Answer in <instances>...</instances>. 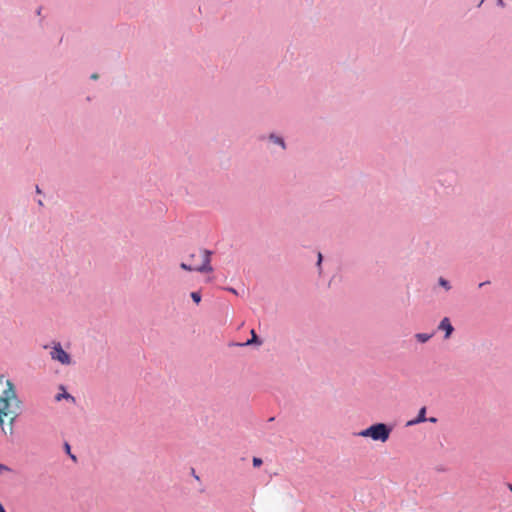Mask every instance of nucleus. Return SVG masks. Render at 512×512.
<instances>
[{
    "instance_id": "nucleus-1",
    "label": "nucleus",
    "mask_w": 512,
    "mask_h": 512,
    "mask_svg": "<svg viewBox=\"0 0 512 512\" xmlns=\"http://www.w3.org/2000/svg\"><path fill=\"white\" fill-rule=\"evenodd\" d=\"M6 388L0 395V425L4 424V417H10V423L12 424L18 414L19 400L14 388L13 383L10 380L5 382ZM4 431V427H2Z\"/></svg>"
},
{
    "instance_id": "nucleus-2",
    "label": "nucleus",
    "mask_w": 512,
    "mask_h": 512,
    "mask_svg": "<svg viewBox=\"0 0 512 512\" xmlns=\"http://www.w3.org/2000/svg\"><path fill=\"white\" fill-rule=\"evenodd\" d=\"M393 431V426L383 422H377L369 427L358 432V436L371 438L373 441L386 442L391 432Z\"/></svg>"
},
{
    "instance_id": "nucleus-3",
    "label": "nucleus",
    "mask_w": 512,
    "mask_h": 512,
    "mask_svg": "<svg viewBox=\"0 0 512 512\" xmlns=\"http://www.w3.org/2000/svg\"><path fill=\"white\" fill-rule=\"evenodd\" d=\"M201 257H202V263L200 265H192L187 264L185 262H182L180 264V267L185 271H197L201 273H207L211 272L213 270V267L211 266V251L209 250H200Z\"/></svg>"
},
{
    "instance_id": "nucleus-4",
    "label": "nucleus",
    "mask_w": 512,
    "mask_h": 512,
    "mask_svg": "<svg viewBox=\"0 0 512 512\" xmlns=\"http://www.w3.org/2000/svg\"><path fill=\"white\" fill-rule=\"evenodd\" d=\"M51 358L53 360H56L60 362L63 365H69L71 364V356L69 353H67L61 346L60 343H56L52 351L50 352Z\"/></svg>"
},
{
    "instance_id": "nucleus-5",
    "label": "nucleus",
    "mask_w": 512,
    "mask_h": 512,
    "mask_svg": "<svg viewBox=\"0 0 512 512\" xmlns=\"http://www.w3.org/2000/svg\"><path fill=\"white\" fill-rule=\"evenodd\" d=\"M438 329L439 330H442L445 332L444 334V338L445 339H448L450 338V336L452 335V333L454 332V327L453 325L451 324L450 322V319L448 317H444L439 325H438Z\"/></svg>"
},
{
    "instance_id": "nucleus-6",
    "label": "nucleus",
    "mask_w": 512,
    "mask_h": 512,
    "mask_svg": "<svg viewBox=\"0 0 512 512\" xmlns=\"http://www.w3.org/2000/svg\"><path fill=\"white\" fill-rule=\"evenodd\" d=\"M426 411H427V409L425 406L421 407L418 411L417 416L414 419L407 421L406 426L411 427V426H415L417 424L426 422L427 421Z\"/></svg>"
},
{
    "instance_id": "nucleus-7",
    "label": "nucleus",
    "mask_w": 512,
    "mask_h": 512,
    "mask_svg": "<svg viewBox=\"0 0 512 512\" xmlns=\"http://www.w3.org/2000/svg\"><path fill=\"white\" fill-rule=\"evenodd\" d=\"M262 343V340L259 338V336L256 334V332L252 329L251 330V338L248 339L246 342L244 343H233L232 345L234 346H248V345H252V344H261Z\"/></svg>"
},
{
    "instance_id": "nucleus-8",
    "label": "nucleus",
    "mask_w": 512,
    "mask_h": 512,
    "mask_svg": "<svg viewBox=\"0 0 512 512\" xmlns=\"http://www.w3.org/2000/svg\"><path fill=\"white\" fill-rule=\"evenodd\" d=\"M269 141L276 144V145H279L281 146L282 149H285L286 148V144H285V140L283 137L279 136V135H276L274 133H271L268 137Z\"/></svg>"
},
{
    "instance_id": "nucleus-9",
    "label": "nucleus",
    "mask_w": 512,
    "mask_h": 512,
    "mask_svg": "<svg viewBox=\"0 0 512 512\" xmlns=\"http://www.w3.org/2000/svg\"><path fill=\"white\" fill-rule=\"evenodd\" d=\"M433 336H434V333H416V334H415V339H416L419 343H426V342H427V341H429Z\"/></svg>"
},
{
    "instance_id": "nucleus-10",
    "label": "nucleus",
    "mask_w": 512,
    "mask_h": 512,
    "mask_svg": "<svg viewBox=\"0 0 512 512\" xmlns=\"http://www.w3.org/2000/svg\"><path fill=\"white\" fill-rule=\"evenodd\" d=\"M61 388L63 389V392L62 393H58L55 396L56 401H61L62 399H70V400H72L74 402L75 398L71 394L66 392V390L64 389L63 386Z\"/></svg>"
},
{
    "instance_id": "nucleus-11",
    "label": "nucleus",
    "mask_w": 512,
    "mask_h": 512,
    "mask_svg": "<svg viewBox=\"0 0 512 512\" xmlns=\"http://www.w3.org/2000/svg\"><path fill=\"white\" fill-rule=\"evenodd\" d=\"M438 284L441 287H443L446 291H449L452 288L450 282L447 279L443 278V277H440L438 279Z\"/></svg>"
},
{
    "instance_id": "nucleus-12",
    "label": "nucleus",
    "mask_w": 512,
    "mask_h": 512,
    "mask_svg": "<svg viewBox=\"0 0 512 512\" xmlns=\"http://www.w3.org/2000/svg\"><path fill=\"white\" fill-rule=\"evenodd\" d=\"M190 297L195 304H199L202 300V295L200 291H193L190 293Z\"/></svg>"
},
{
    "instance_id": "nucleus-13",
    "label": "nucleus",
    "mask_w": 512,
    "mask_h": 512,
    "mask_svg": "<svg viewBox=\"0 0 512 512\" xmlns=\"http://www.w3.org/2000/svg\"><path fill=\"white\" fill-rule=\"evenodd\" d=\"M322 261H323V255L321 252H318L316 266L318 268L319 274H321V272H322Z\"/></svg>"
},
{
    "instance_id": "nucleus-14",
    "label": "nucleus",
    "mask_w": 512,
    "mask_h": 512,
    "mask_svg": "<svg viewBox=\"0 0 512 512\" xmlns=\"http://www.w3.org/2000/svg\"><path fill=\"white\" fill-rule=\"evenodd\" d=\"M64 449H65V452L69 455V457H70L73 461H76V460H77L76 456H75L74 454H72V453H71V447H70V445H69L67 442H65V443H64Z\"/></svg>"
},
{
    "instance_id": "nucleus-15",
    "label": "nucleus",
    "mask_w": 512,
    "mask_h": 512,
    "mask_svg": "<svg viewBox=\"0 0 512 512\" xmlns=\"http://www.w3.org/2000/svg\"><path fill=\"white\" fill-rule=\"evenodd\" d=\"M252 463H253L254 467H260L262 465L263 461L259 457H253Z\"/></svg>"
},
{
    "instance_id": "nucleus-16",
    "label": "nucleus",
    "mask_w": 512,
    "mask_h": 512,
    "mask_svg": "<svg viewBox=\"0 0 512 512\" xmlns=\"http://www.w3.org/2000/svg\"><path fill=\"white\" fill-rule=\"evenodd\" d=\"M437 421H438V419L436 417H427L426 422L436 423Z\"/></svg>"
},
{
    "instance_id": "nucleus-17",
    "label": "nucleus",
    "mask_w": 512,
    "mask_h": 512,
    "mask_svg": "<svg viewBox=\"0 0 512 512\" xmlns=\"http://www.w3.org/2000/svg\"><path fill=\"white\" fill-rule=\"evenodd\" d=\"M497 5L501 8H504L506 6V3L504 0H497Z\"/></svg>"
},
{
    "instance_id": "nucleus-18",
    "label": "nucleus",
    "mask_w": 512,
    "mask_h": 512,
    "mask_svg": "<svg viewBox=\"0 0 512 512\" xmlns=\"http://www.w3.org/2000/svg\"><path fill=\"white\" fill-rule=\"evenodd\" d=\"M8 470H9V468L6 465L0 464V473H2L3 471H8Z\"/></svg>"
},
{
    "instance_id": "nucleus-19",
    "label": "nucleus",
    "mask_w": 512,
    "mask_h": 512,
    "mask_svg": "<svg viewBox=\"0 0 512 512\" xmlns=\"http://www.w3.org/2000/svg\"><path fill=\"white\" fill-rule=\"evenodd\" d=\"M226 290H227V291H229V292H231V293H233V294H237L236 289H234V288H232V287H228V288H226Z\"/></svg>"
},
{
    "instance_id": "nucleus-20",
    "label": "nucleus",
    "mask_w": 512,
    "mask_h": 512,
    "mask_svg": "<svg viewBox=\"0 0 512 512\" xmlns=\"http://www.w3.org/2000/svg\"><path fill=\"white\" fill-rule=\"evenodd\" d=\"M489 283H490V281H484V282H481L478 286H479V288H481Z\"/></svg>"
},
{
    "instance_id": "nucleus-21",
    "label": "nucleus",
    "mask_w": 512,
    "mask_h": 512,
    "mask_svg": "<svg viewBox=\"0 0 512 512\" xmlns=\"http://www.w3.org/2000/svg\"><path fill=\"white\" fill-rule=\"evenodd\" d=\"M41 11H42V7H38L37 10H36V14L37 15H40L41 14Z\"/></svg>"
},
{
    "instance_id": "nucleus-22",
    "label": "nucleus",
    "mask_w": 512,
    "mask_h": 512,
    "mask_svg": "<svg viewBox=\"0 0 512 512\" xmlns=\"http://www.w3.org/2000/svg\"><path fill=\"white\" fill-rule=\"evenodd\" d=\"M0 512H6V510L4 509V507L2 506L1 503H0Z\"/></svg>"
},
{
    "instance_id": "nucleus-23",
    "label": "nucleus",
    "mask_w": 512,
    "mask_h": 512,
    "mask_svg": "<svg viewBox=\"0 0 512 512\" xmlns=\"http://www.w3.org/2000/svg\"><path fill=\"white\" fill-rule=\"evenodd\" d=\"M36 192H37L38 194H40V193H41V190H40V188H39V186H38V185L36 186Z\"/></svg>"
},
{
    "instance_id": "nucleus-24",
    "label": "nucleus",
    "mask_w": 512,
    "mask_h": 512,
    "mask_svg": "<svg viewBox=\"0 0 512 512\" xmlns=\"http://www.w3.org/2000/svg\"><path fill=\"white\" fill-rule=\"evenodd\" d=\"M37 203H38V205H39V206H43V202H42V200H41V199H39V200L37 201Z\"/></svg>"
},
{
    "instance_id": "nucleus-25",
    "label": "nucleus",
    "mask_w": 512,
    "mask_h": 512,
    "mask_svg": "<svg viewBox=\"0 0 512 512\" xmlns=\"http://www.w3.org/2000/svg\"><path fill=\"white\" fill-rule=\"evenodd\" d=\"M91 78H92V79H97V78H98V76H97V74H92V75H91Z\"/></svg>"
},
{
    "instance_id": "nucleus-26",
    "label": "nucleus",
    "mask_w": 512,
    "mask_h": 512,
    "mask_svg": "<svg viewBox=\"0 0 512 512\" xmlns=\"http://www.w3.org/2000/svg\"><path fill=\"white\" fill-rule=\"evenodd\" d=\"M3 380H4V376L0 375V384L3 383Z\"/></svg>"
},
{
    "instance_id": "nucleus-27",
    "label": "nucleus",
    "mask_w": 512,
    "mask_h": 512,
    "mask_svg": "<svg viewBox=\"0 0 512 512\" xmlns=\"http://www.w3.org/2000/svg\"><path fill=\"white\" fill-rule=\"evenodd\" d=\"M484 1H485V0H481V1L479 2V4H478V7H480V6L483 4V2H484Z\"/></svg>"
},
{
    "instance_id": "nucleus-28",
    "label": "nucleus",
    "mask_w": 512,
    "mask_h": 512,
    "mask_svg": "<svg viewBox=\"0 0 512 512\" xmlns=\"http://www.w3.org/2000/svg\"><path fill=\"white\" fill-rule=\"evenodd\" d=\"M508 488L512 492V484H508Z\"/></svg>"
}]
</instances>
